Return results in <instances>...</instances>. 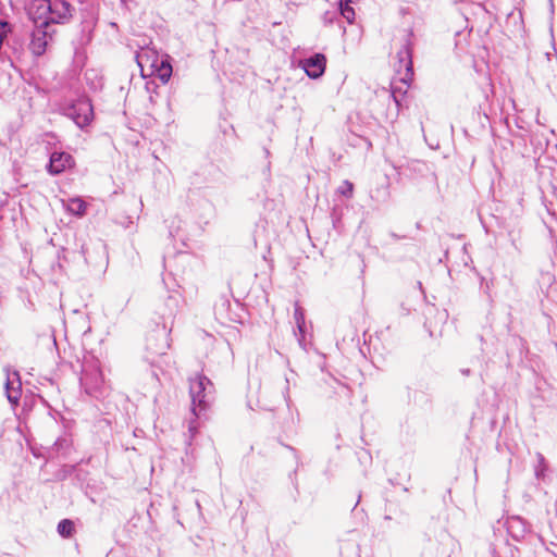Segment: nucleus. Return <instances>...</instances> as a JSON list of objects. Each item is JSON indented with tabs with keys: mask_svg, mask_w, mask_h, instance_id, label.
<instances>
[{
	"mask_svg": "<svg viewBox=\"0 0 557 557\" xmlns=\"http://www.w3.org/2000/svg\"><path fill=\"white\" fill-rule=\"evenodd\" d=\"M356 0H339V3H344V4H351L354 3Z\"/></svg>",
	"mask_w": 557,
	"mask_h": 557,
	"instance_id": "27",
	"label": "nucleus"
},
{
	"mask_svg": "<svg viewBox=\"0 0 557 557\" xmlns=\"http://www.w3.org/2000/svg\"><path fill=\"white\" fill-rule=\"evenodd\" d=\"M337 12H325L323 15V20L325 23L331 24L333 22V18L336 16Z\"/></svg>",
	"mask_w": 557,
	"mask_h": 557,
	"instance_id": "22",
	"label": "nucleus"
},
{
	"mask_svg": "<svg viewBox=\"0 0 557 557\" xmlns=\"http://www.w3.org/2000/svg\"><path fill=\"white\" fill-rule=\"evenodd\" d=\"M286 384H288V379H286ZM288 389H289V388H288V385H286V387H285V392H284V394H283V395H284V398H285V400H286V401H288V400H289Z\"/></svg>",
	"mask_w": 557,
	"mask_h": 557,
	"instance_id": "24",
	"label": "nucleus"
},
{
	"mask_svg": "<svg viewBox=\"0 0 557 557\" xmlns=\"http://www.w3.org/2000/svg\"><path fill=\"white\" fill-rule=\"evenodd\" d=\"M60 113L71 119L81 129L88 126L94 119V108L87 97H78L75 100L63 101L60 104Z\"/></svg>",
	"mask_w": 557,
	"mask_h": 557,
	"instance_id": "4",
	"label": "nucleus"
},
{
	"mask_svg": "<svg viewBox=\"0 0 557 557\" xmlns=\"http://www.w3.org/2000/svg\"><path fill=\"white\" fill-rule=\"evenodd\" d=\"M492 554H493V557H496V556H495V550H494V549L492 550Z\"/></svg>",
	"mask_w": 557,
	"mask_h": 557,
	"instance_id": "30",
	"label": "nucleus"
},
{
	"mask_svg": "<svg viewBox=\"0 0 557 557\" xmlns=\"http://www.w3.org/2000/svg\"><path fill=\"white\" fill-rule=\"evenodd\" d=\"M294 334L297 337V342L301 348L306 347L305 344V327L294 330Z\"/></svg>",
	"mask_w": 557,
	"mask_h": 557,
	"instance_id": "20",
	"label": "nucleus"
},
{
	"mask_svg": "<svg viewBox=\"0 0 557 557\" xmlns=\"http://www.w3.org/2000/svg\"><path fill=\"white\" fill-rule=\"evenodd\" d=\"M537 459H539V461H540V465H543V463H544V461H545V459H544L543 455H542V454H540V453L537 454Z\"/></svg>",
	"mask_w": 557,
	"mask_h": 557,
	"instance_id": "26",
	"label": "nucleus"
},
{
	"mask_svg": "<svg viewBox=\"0 0 557 557\" xmlns=\"http://www.w3.org/2000/svg\"><path fill=\"white\" fill-rule=\"evenodd\" d=\"M81 386L85 393L99 398L106 392V382L100 368V361L95 356H85L79 377Z\"/></svg>",
	"mask_w": 557,
	"mask_h": 557,
	"instance_id": "2",
	"label": "nucleus"
},
{
	"mask_svg": "<svg viewBox=\"0 0 557 557\" xmlns=\"http://www.w3.org/2000/svg\"><path fill=\"white\" fill-rule=\"evenodd\" d=\"M412 32H408L403 40L401 48L397 51V63L394 64L396 73L400 81L408 84L413 76L412 70Z\"/></svg>",
	"mask_w": 557,
	"mask_h": 557,
	"instance_id": "6",
	"label": "nucleus"
},
{
	"mask_svg": "<svg viewBox=\"0 0 557 557\" xmlns=\"http://www.w3.org/2000/svg\"><path fill=\"white\" fill-rule=\"evenodd\" d=\"M391 97L394 99L395 103H396L397 106H399L400 100H399V98H398V96H397V94H396V91H395V90H393V91H392Z\"/></svg>",
	"mask_w": 557,
	"mask_h": 557,
	"instance_id": "25",
	"label": "nucleus"
},
{
	"mask_svg": "<svg viewBox=\"0 0 557 557\" xmlns=\"http://www.w3.org/2000/svg\"><path fill=\"white\" fill-rule=\"evenodd\" d=\"M72 446V441L67 437H59L54 444L53 449L59 454L61 453L63 456L67 455Z\"/></svg>",
	"mask_w": 557,
	"mask_h": 557,
	"instance_id": "15",
	"label": "nucleus"
},
{
	"mask_svg": "<svg viewBox=\"0 0 557 557\" xmlns=\"http://www.w3.org/2000/svg\"><path fill=\"white\" fill-rule=\"evenodd\" d=\"M339 14L346 18L348 23H352L355 20V10L350 4L339 3Z\"/></svg>",
	"mask_w": 557,
	"mask_h": 557,
	"instance_id": "17",
	"label": "nucleus"
},
{
	"mask_svg": "<svg viewBox=\"0 0 557 557\" xmlns=\"http://www.w3.org/2000/svg\"><path fill=\"white\" fill-rule=\"evenodd\" d=\"M338 394L349 397L351 394V391L347 385L341 384V392H338Z\"/></svg>",
	"mask_w": 557,
	"mask_h": 557,
	"instance_id": "23",
	"label": "nucleus"
},
{
	"mask_svg": "<svg viewBox=\"0 0 557 557\" xmlns=\"http://www.w3.org/2000/svg\"><path fill=\"white\" fill-rule=\"evenodd\" d=\"M506 523L508 533L516 541L522 540L529 532V524L520 517H511Z\"/></svg>",
	"mask_w": 557,
	"mask_h": 557,
	"instance_id": "10",
	"label": "nucleus"
},
{
	"mask_svg": "<svg viewBox=\"0 0 557 557\" xmlns=\"http://www.w3.org/2000/svg\"><path fill=\"white\" fill-rule=\"evenodd\" d=\"M354 185L349 181H344L338 188V193L347 198L352 196Z\"/></svg>",
	"mask_w": 557,
	"mask_h": 557,
	"instance_id": "19",
	"label": "nucleus"
},
{
	"mask_svg": "<svg viewBox=\"0 0 557 557\" xmlns=\"http://www.w3.org/2000/svg\"><path fill=\"white\" fill-rule=\"evenodd\" d=\"M294 319H295L297 329H301V327L306 326L304 309L299 305L295 306Z\"/></svg>",
	"mask_w": 557,
	"mask_h": 557,
	"instance_id": "18",
	"label": "nucleus"
},
{
	"mask_svg": "<svg viewBox=\"0 0 557 557\" xmlns=\"http://www.w3.org/2000/svg\"><path fill=\"white\" fill-rule=\"evenodd\" d=\"M74 160L73 157L63 151H54L50 156L48 171L51 174H60L67 168H71Z\"/></svg>",
	"mask_w": 557,
	"mask_h": 557,
	"instance_id": "9",
	"label": "nucleus"
},
{
	"mask_svg": "<svg viewBox=\"0 0 557 557\" xmlns=\"http://www.w3.org/2000/svg\"><path fill=\"white\" fill-rule=\"evenodd\" d=\"M34 27L28 33L27 49L33 57L39 58L44 55L53 41L54 28L52 25L44 20H32Z\"/></svg>",
	"mask_w": 557,
	"mask_h": 557,
	"instance_id": "5",
	"label": "nucleus"
},
{
	"mask_svg": "<svg viewBox=\"0 0 557 557\" xmlns=\"http://www.w3.org/2000/svg\"><path fill=\"white\" fill-rule=\"evenodd\" d=\"M76 0H29L26 7L30 20H44L53 24H65L75 12Z\"/></svg>",
	"mask_w": 557,
	"mask_h": 557,
	"instance_id": "1",
	"label": "nucleus"
},
{
	"mask_svg": "<svg viewBox=\"0 0 557 557\" xmlns=\"http://www.w3.org/2000/svg\"><path fill=\"white\" fill-rule=\"evenodd\" d=\"M58 532L63 537L72 536L74 532V523L69 519H63L58 524Z\"/></svg>",
	"mask_w": 557,
	"mask_h": 557,
	"instance_id": "16",
	"label": "nucleus"
},
{
	"mask_svg": "<svg viewBox=\"0 0 557 557\" xmlns=\"http://www.w3.org/2000/svg\"><path fill=\"white\" fill-rule=\"evenodd\" d=\"M169 348V344L164 338L163 332H158L157 334H151L147 338V349L151 351L152 355L161 356L165 354V350Z\"/></svg>",
	"mask_w": 557,
	"mask_h": 557,
	"instance_id": "12",
	"label": "nucleus"
},
{
	"mask_svg": "<svg viewBox=\"0 0 557 557\" xmlns=\"http://www.w3.org/2000/svg\"><path fill=\"white\" fill-rule=\"evenodd\" d=\"M73 470H74V467L64 466L58 474L59 479H61V480L65 479L67 475H70L73 472Z\"/></svg>",
	"mask_w": 557,
	"mask_h": 557,
	"instance_id": "21",
	"label": "nucleus"
},
{
	"mask_svg": "<svg viewBox=\"0 0 557 557\" xmlns=\"http://www.w3.org/2000/svg\"><path fill=\"white\" fill-rule=\"evenodd\" d=\"M133 0H121L122 4H124L125 7L128 5L129 2H132Z\"/></svg>",
	"mask_w": 557,
	"mask_h": 557,
	"instance_id": "28",
	"label": "nucleus"
},
{
	"mask_svg": "<svg viewBox=\"0 0 557 557\" xmlns=\"http://www.w3.org/2000/svg\"><path fill=\"white\" fill-rule=\"evenodd\" d=\"M4 388L8 400L13 405L18 404L22 394V383L18 372H7Z\"/></svg>",
	"mask_w": 557,
	"mask_h": 557,
	"instance_id": "8",
	"label": "nucleus"
},
{
	"mask_svg": "<svg viewBox=\"0 0 557 557\" xmlns=\"http://www.w3.org/2000/svg\"><path fill=\"white\" fill-rule=\"evenodd\" d=\"M67 210L75 215H83L86 211V202L79 198H72L67 202Z\"/></svg>",
	"mask_w": 557,
	"mask_h": 557,
	"instance_id": "14",
	"label": "nucleus"
},
{
	"mask_svg": "<svg viewBox=\"0 0 557 557\" xmlns=\"http://www.w3.org/2000/svg\"><path fill=\"white\" fill-rule=\"evenodd\" d=\"M135 59L138 66L144 71L145 67H156L160 58L153 49L146 47L140 48V50L136 52Z\"/></svg>",
	"mask_w": 557,
	"mask_h": 557,
	"instance_id": "11",
	"label": "nucleus"
},
{
	"mask_svg": "<svg viewBox=\"0 0 557 557\" xmlns=\"http://www.w3.org/2000/svg\"><path fill=\"white\" fill-rule=\"evenodd\" d=\"M300 64L310 78L317 79L325 72L326 58L322 53H315L300 61Z\"/></svg>",
	"mask_w": 557,
	"mask_h": 557,
	"instance_id": "7",
	"label": "nucleus"
},
{
	"mask_svg": "<svg viewBox=\"0 0 557 557\" xmlns=\"http://www.w3.org/2000/svg\"><path fill=\"white\" fill-rule=\"evenodd\" d=\"M462 373H463L465 375H469L470 370H469V369L462 370Z\"/></svg>",
	"mask_w": 557,
	"mask_h": 557,
	"instance_id": "29",
	"label": "nucleus"
},
{
	"mask_svg": "<svg viewBox=\"0 0 557 557\" xmlns=\"http://www.w3.org/2000/svg\"><path fill=\"white\" fill-rule=\"evenodd\" d=\"M151 73H156L163 83H168L172 75V65L168 59L161 58L157 66L151 69Z\"/></svg>",
	"mask_w": 557,
	"mask_h": 557,
	"instance_id": "13",
	"label": "nucleus"
},
{
	"mask_svg": "<svg viewBox=\"0 0 557 557\" xmlns=\"http://www.w3.org/2000/svg\"><path fill=\"white\" fill-rule=\"evenodd\" d=\"M214 387L212 382L203 374H197L189 380V395L191 411L196 417L206 411L212 399Z\"/></svg>",
	"mask_w": 557,
	"mask_h": 557,
	"instance_id": "3",
	"label": "nucleus"
}]
</instances>
